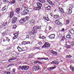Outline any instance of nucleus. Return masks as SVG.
Wrapping results in <instances>:
<instances>
[{
    "label": "nucleus",
    "mask_w": 74,
    "mask_h": 74,
    "mask_svg": "<svg viewBox=\"0 0 74 74\" xmlns=\"http://www.w3.org/2000/svg\"><path fill=\"white\" fill-rule=\"evenodd\" d=\"M69 32L71 34H74V30L73 29H71L69 30Z\"/></svg>",
    "instance_id": "23"
},
{
    "label": "nucleus",
    "mask_w": 74,
    "mask_h": 74,
    "mask_svg": "<svg viewBox=\"0 0 74 74\" xmlns=\"http://www.w3.org/2000/svg\"><path fill=\"white\" fill-rule=\"evenodd\" d=\"M5 73L7 74H10V72H5Z\"/></svg>",
    "instance_id": "49"
},
{
    "label": "nucleus",
    "mask_w": 74,
    "mask_h": 74,
    "mask_svg": "<svg viewBox=\"0 0 74 74\" xmlns=\"http://www.w3.org/2000/svg\"><path fill=\"white\" fill-rule=\"evenodd\" d=\"M40 3H45V0H38Z\"/></svg>",
    "instance_id": "26"
},
{
    "label": "nucleus",
    "mask_w": 74,
    "mask_h": 74,
    "mask_svg": "<svg viewBox=\"0 0 74 74\" xmlns=\"http://www.w3.org/2000/svg\"><path fill=\"white\" fill-rule=\"evenodd\" d=\"M45 37L44 36H42L41 38V39L43 40L44 39H45Z\"/></svg>",
    "instance_id": "47"
},
{
    "label": "nucleus",
    "mask_w": 74,
    "mask_h": 74,
    "mask_svg": "<svg viewBox=\"0 0 74 74\" xmlns=\"http://www.w3.org/2000/svg\"><path fill=\"white\" fill-rule=\"evenodd\" d=\"M30 23L31 24V25H34V23H35V21L34 20H32V21H30Z\"/></svg>",
    "instance_id": "24"
},
{
    "label": "nucleus",
    "mask_w": 74,
    "mask_h": 74,
    "mask_svg": "<svg viewBox=\"0 0 74 74\" xmlns=\"http://www.w3.org/2000/svg\"><path fill=\"white\" fill-rule=\"evenodd\" d=\"M16 58H13L11 59H10L8 60V61L9 62H12V61H13V60H16Z\"/></svg>",
    "instance_id": "17"
},
{
    "label": "nucleus",
    "mask_w": 74,
    "mask_h": 74,
    "mask_svg": "<svg viewBox=\"0 0 74 74\" xmlns=\"http://www.w3.org/2000/svg\"><path fill=\"white\" fill-rule=\"evenodd\" d=\"M55 23L56 24V25H60V26L62 25V23H60V22H59V21L58 20L55 21Z\"/></svg>",
    "instance_id": "6"
},
{
    "label": "nucleus",
    "mask_w": 74,
    "mask_h": 74,
    "mask_svg": "<svg viewBox=\"0 0 74 74\" xmlns=\"http://www.w3.org/2000/svg\"><path fill=\"white\" fill-rule=\"evenodd\" d=\"M70 69L72 71H74V68L71 66L70 67Z\"/></svg>",
    "instance_id": "37"
},
{
    "label": "nucleus",
    "mask_w": 74,
    "mask_h": 74,
    "mask_svg": "<svg viewBox=\"0 0 74 74\" xmlns=\"http://www.w3.org/2000/svg\"><path fill=\"white\" fill-rule=\"evenodd\" d=\"M50 52L52 53L53 55H57L58 53H56V52L53 51V50H50Z\"/></svg>",
    "instance_id": "18"
},
{
    "label": "nucleus",
    "mask_w": 74,
    "mask_h": 74,
    "mask_svg": "<svg viewBox=\"0 0 74 74\" xmlns=\"http://www.w3.org/2000/svg\"><path fill=\"white\" fill-rule=\"evenodd\" d=\"M59 9L60 12V13H62V14H64V10H63V9L62 8L59 7Z\"/></svg>",
    "instance_id": "11"
},
{
    "label": "nucleus",
    "mask_w": 74,
    "mask_h": 74,
    "mask_svg": "<svg viewBox=\"0 0 74 74\" xmlns=\"http://www.w3.org/2000/svg\"><path fill=\"white\" fill-rule=\"evenodd\" d=\"M7 32H5L4 33L2 34V35L4 36H6V35H7Z\"/></svg>",
    "instance_id": "33"
},
{
    "label": "nucleus",
    "mask_w": 74,
    "mask_h": 74,
    "mask_svg": "<svg viewBox=\"0 0 74 74\" xmlns=\"http://www.w3.org/2000/svg\"><path fill=\"white\" fill-rule=\"evenodd\" d=\"M3 24H4V25L5 26V25H7V22H5Z\"/></svg>",
    "instance_id": "64"
},
{
    "label": "nucleus",
    "mask_w": 74,
    "mask_h": 74,
    "mask_svg": "<svg viewBox=\"0 0 74 74\" xmlns=\"http://www.w3.org/2000/svg\"><path fill=\"white\" fill-rule=\"evenodd\" d=\"M43 18L47 21H49V20L48 19V18L47 16L44 17Z\"/></svg>",
    "instance_id": "25"
},
{
    "label": "nucleus",
    "mask_w": 74,
    "mask_h": 74,
    "mask_svg": "<svg viewBox=\"0 0 74 74\" xmlns=\"http://www.w3.org/2000/svg\"><path fill=\"white\" fill-rule=\"evenodd\" d=\"M66 37L68 38H71V35H68L66 36Z\"/></svg>",
    "instance_id": "36"
},
{
    "label": "nucleus",
    "mask_w": 74,
    "mask_h": 74,
    "mask_svg": "<svg viewBox=\"0 0 74 74\" xmlns=\"http://www.w3.org/2000/svg\"><path fill=\"white\" fill-rule=\"evenodd\" d=\"M19 23H20V24H22L23 25H24V23H25V22H24V21L23 19L20 20L19 21Z\"/></svg>",
    "instance_id": "20"
},
{
    "label": "nucleus",
    "mask_w": 74,
    "mask_h": 74,
    "mask_svg": "<svg viewBox=\"0 0 74 74\" xmlns=\"http://www.w3.org/2000/svg\"><path fill=\"white\" fill-rule=\"evenodd\" d=\"M37 59L38 60H42L44 59V60H48V58H37Z\"/></svg>",
    "instance_id": "13"
},
{
    "label": "nucleus",
    "mask_w": 74,
    "mask_h": 74,
    "mask_svg": "<svg viewBox=\"0 0 74 74\" xmlns=\"http://www.w3.org/2000/svg\"><path fill=\"white\" fill-rule=\"evenodd\" d=\"M38 61H35L34 62V64H37V63H38Z\"/></svg>",
    "instance_id": "54"
},
{
    "label": "nucleus",
    "mask_w": 74,
    "mask_h": 74,
    "mask_svg": "<svg viewBox=\"0 0 74 74\" xmlns=\"http://www.w3.org/2000/svg\"><path fill=\"white\" fill-rule=\"evenodd\" d=\"M16 27V25H13V27L12 28V29H15Z\"/></svg>",
    "instance_id": "48"
},
{
    "label": "nucleus",
    "mask_w": 74,
    "mask_h": 74,
    "mask_svg": "<svg viewBox=\"0 0 74 74\" xmlns=\"http://www.w3.org/2000/svg\"><path fill=\"white\" fill-rule=\"evenodd\" d=\"M17 48L18 51H19L20 52H21V51H23L22 49H21V47H18Z\"/></svg>",
    "instance_id": "31"
},
{
    "label": "nucleus",
    "mask_w": 74,
    "mask_h": 74,
    "mask_svg": "<svg viewBox=\"0 0 74 74\" xmlns=\"http://www.w3.org/2000/svg\"><path fill=\"white\" fill-rule=\"evenodd\" d=\"M66 58H71V56H70V55H67L66 56Z\"/></svg>",
    "instance_id": "39"
},
{
    "label": "nucleus",
    "mask_w": 74,
    "mask_h": 74,
    "mask_svg": "<svg viewBox=\"0 0 74 74\" xmlns=\"http://www.w3.org/2000/svg\"><path fill=\"white\" fill-rule=\"evenodd\" d=\"M28 74H32V73L30 71H28Z\"/></svg>",
    "instance_id": "53"
},
{
    "label": "nucleus",
    "mask_w": 74,
    "mask_h": 74,
    "mask_svg": "<svg viewBox=\"0 0 74 74\" xmlns=\"http://www.w3.org/2000/svg\"><path fill=\"white\" fill-rule=\"evenodd\" d=\"M59 63V62H58L55 63V64H58Z\"/></svg>",
    "instance_id": "63"
},
{
    "label": "nucleus",
    "mask_w": 74,
    "mask_h": 74,
    "mask_svg": "<svg viewBox=\"0 0 74 74\" xmlns=\"http://www.w3.org/2000/svg\"><path fill=\"white\" fill-rule=\"evenodd\" d=\"M37 5L38 7H35L34 8L35 10H39L41 8V7L42 6V4L39 2L37 3Z\"/></svg>",
    "instance_id": "1"
},
{
    "label": "nucleus",
    "mask_w": 74,
    "mask_h": 74,
    "mask_svg": "<svg viewBox=\"0 0 74 74\" xmlns=\"http://www.w3.org/2000/svg\"><path fill=\"white\" fill-rule=\"evenodd\" d=\"M16 37H15V36H14L13 38V40H15V39H16V38H17Z\"/></svg>",
    "instance_id": "56"
},
{
    "label": "nucleus",
    "mask_w": 74,
    "mask_h": 74,
    "mask_svg": "<svg viewBox=\"0 0 74 74\" xmlns=\"http://www.w3.org/2000/svg\"><path fill=\"white\" fill-rule=\"evenodd\" d=\"M11 1V0H10ZM5 2L6 3H8V2H10V0H5Z\"/></svg>",
    "instance_id": "51"
},
{
    "label": "nucleus",
    "mask_w": 74,
    "mask_h": 74,
    "mask_svg": "<svg viewBox=\"0 0 74 74\" xmlns=\"http://www.w3.org/2000/svg\"><path fill=\"white\" fill-rule=\"evenodd\" d=\"M29 69V67L27 66H23V70H27Z\"/></svg>",
    "instance_id": "9"
},
{
    "label": "nucleus",
    "mask_w": 74,
    "mask_h": 74,
    "mask_svg": "<svg viewBox=\"0 0 74 74\" xmlns=\"http://www.w3.org/2000/svg\"><path fill=\"white\" fill-rule=\"evenodd\" d=\"M42 44V42H38V44L39 45H41Z\"/></svg>",
    "instance_id": "62"
},
{
    "label": "nucleus",
    "mask_w": 74,
    "mask_h": 74,
    "mask_svg": "<svg viewBox=\"0 0 74 74\" xmlns=\"http://www.w3.org/2000/svg\"><path fill=\"white\" fill-rule=\"evenodd\" d=\"M71 46H73L74 45V42H71Z\"/></svg>",
    "instance_id": "41"
},
{
    "label": "nucleus",
    "mask_w": 74,
    "mask_h": 74,
    "mask_svg": "<svg viewBox=\"0 0 74 74\" xmlns=\"http://www.w3.org/2000/svg\"><path fill=\"white\" fill-rule=\"evenodd\" d=\"M36 31H34V30H32L31 32H29V34L30 35H34V34H36Z\"/></svg>",
    "instance_id": "7"
},
{
    "label": "nucleus",
    "mask_w": 74,
    "mask_h": 74,
    "mask_svg": "<svg viewBox=\"0 0 74 74\" xmlns=\"http://www.w3.org/2000/svg\"><path fill=\"white\" fill-rule=\"evenodd\" d=\"M10 49H11V47H8L7 48V50L8 51L9 50H10Z\"/></svg>",
    "instance_id": "45"
},
{
    "label": "nucleus",
    "mask_w": 74,
    "mask_h": 74,
    "mask_svg": "<svg viewBox=\"0 0 74 74\" xmlns=\"http://www.w3.org/2000/svg\"><path fill=\"white\" fill-rule=\"evenodd\" d=\"M42 36V35L40 34L39 35H38V37L39 38H41V37Z\"/></svg>",
    "instance_id": "42"
},
{
    "label": "nucleus",
    "mask_w": 74,
    "mask_h": 74,
    "mask_svg": "<svg viewBox=\"0 0 74 74\" xmlns=\"http://www.w3.org/2000/svg\"><path fill=\"white\" fill-rule=\"evenodd\" d=\"M5 7L3 8L1 10V11H5Z\"/></svg>",
    "instance_id": "44"
},
{
    "label": "nucleus",
    "mask_w": 74,
    "mask_h": 74,
    "mask_svg": "<svg viewBox=\"0 0 74 74\" xmlns=\"http://www.w3.org/2000/svg\"><path fill=\"white\" fill-rule=\"evenodd\" d=\"M64 28H62V30H61V32H64Z\"/></svg>",
    "instance_id": "60"
},
{
    "label": "nucleus",
    "mask_w": 74,
    "mask_h": 74,
    "mask_svg": "<svg viewBox=\"0 0 74 74\" xmlns=\"http://www.w3.org/2000/svg\"><path fill=\"white\" fill-rule=\"evenodd\" d=\"M66 47L67 48L69 49V48H71V46L69 45H66Z\"/></svg>",
    "instance_id": "38"
},
{
    "label": "nucleus",
    "mask_w": 74,
    "mask_h": 74,
    "mask_svg": "<svg viewBox=\"0 0 74 74\" xmlns=\"http://www.w3.org/2000/svg\"><path fill=\"white\" fill-rule=\"evenodd\" d=\"M15 0H12L11 1V2L10 3V4L12 5L13 4H15Z\"/></svg>",
    "instance_id": "22"
},
{
    "label": "nucleus",
    "mask_w": 74,
    "mask_h": 74,
    "mask_svg": "<svg viewBox=\"0 0 74 74\" xmlns=\"http://www.w3.org/2000/svg\"><path fill=\"white\" fill-rule=\"evenodd\" d=\"M27 7H28L27 5H25V4H24L23 5V7L24 9H26V8H27Z\"/></svg>",
    "instance_id": "28"
},
{
    "label": "nucleus",
    "mask_w": 74,
    "mask_h": 74,
    "mask_svg": "<svg viewBox=\"0 0 74 74\" xmlns=\"http://www.w3.org/2000/svg\"><path fill=\"white\" fill-rule=\"evenodd\" d=\"M6 40L7 41H8V42H9L10 41V39L8 38V37H7L6 38Z\"/></svg>",
    "instance_id": "46"
},
{
    "label": "nucleus",
    "mask_w": 74,
    "mask_h": 74,
    "mask_svg": "<svg viewBox=\"0 0 74 74\" xmlns=\"http://www.w3.org/2000/svg\"><path fill=\"white\" fill-rule=\"evenodd\" d=\"M73 7H74V5H71V7L69 8V12L70 14H71L72 12V9L73 8Z\"/></svg>",
    "instance_id": "4"
},
{
    "label": "nucleus",
    "mask_w": 74,
    "mask_h": 74,
    "mask_svg": "<svg viewBox=\"0 0 74 74\" xmlns=\"http://www.w3.org/2000/svg\"><path fill=\"white\" fill-rule=\"evenodd\" d=\"M32 69L35 71H37V70H41L40 68V67L39 66H34L32 68Z\"/></svg>",
    "instance_id": "2"
},
{
    "label": "nucleus",
    "mask_w": 74,
    "mask_h": 74,
    "mask_svg": "<svg viewBox=\"0 0 74 74\" xmlns=\"http://www.w3.org/2000/svg\"><path fill=\"white\" fill-rule=\"evenodd\" d=\"M29 16H27L25 18H23V20L24 22H26V21H27L29 19Z\"/></svg>",
    "instance_id": "15"
},
{
    "label": "nucleus",
    "mask_w": 74,
    "mask_h": 74,
    "mask_svg": "<svg viewBox=\"0 0 74 74\" xmlns=\"http://www.w3.org/2000/svg\"><path fill=\"white\" fill-rule=\"evenodd\" d=\"M5 26V25H4V24L1 25V27H2V28H4V27Z\"/></svg>",
    "instance_id": "40"
},
{
    "label": "nucleus",
    "mask_w": 74,
    "mask_h": 74,
    "mask_svg": "<svg viewBox=\"0 0 74 74\" xmlns=\"http://www.w3.org/2000/svg\"><path fill=\"white\" fill-rule=\"evenodd\" d=\"M37 26H34L33 27V30H34V31H36H36L37 30Z\"/></svg>",
    "instance_id": "29"
},
{
    "label": "nucleus",
    "mask_w": 74,
    "mask_h": 74,
    "mask_svg": "<svg viewBox=\"0 0 74 74\" xmlns=\"http://www.w3.org/2000/svg\"><path fill=\"white\" fill-rule=\"evenodd\" d=\"M41 26H38L37 27V29H41Z\"/></svg>",
    "instance_id": "50"
},
{
    "label": "nucleus",
    "mask_w": 74,
    "mask_h": 74,
    "mask_svg": "<svg viewBox=\"0 0 74 74\" xmlns=\"http://www.w3.org/2000/svg\"><path fill=\"white\" fill-rule=\"evenodd\" d=\"M66 23H67V24H68V23H69V20H67L66 21Z\"/></svg>",
    "instance_id": "58"
},
{
    "label": "nucleus",
    "mask_w": 74,
    "mask_h": 74,
    "mask_svg": "<svg viewBox=\"0 0 74 74\" xmlns=\"http://www.w3.org/2000/svg\"><path fill=\"white\" fill-rule=\"evenodd\" d=\"M56 68V66H55L49 67V69H50V70H53V69H54Z\"/></svg>",
    "instance_id": "32"
},
{
    "label": "nucleus",
    "mask_w": 74,
    "mask_h": 74,
    "mask_svg": "<svg viewBox=\"0 0 74 74\" xmlns=\"http://www.w3.org/2000/svg\"><path fill=\"white\" fill-rule=\"evenodd\" d=\"M29 13V11L27 10H25L22 12V15H26Z\"/></svg>",
    "instance_id": "5"
},
{
    "label": "nucleus",
    "mask_w": 74,
    "mask_h": 74,
    "mask_svg": "<svg viewBox=\"0 0 74 74\" xmlns=\"http://www.w3.org/2000/svg\"><path fill=\"white\" fill-rule=\"evenodd\" d=\"M13 34L15 37H16V38H18V34L17 33H14Z\"/></svg>",
    "instance_id": "30"
},
{
    "label": "nucleus",
    "mask_w": 74,
    "mask_h": 74,
    "mask_svg": "<svg viewBox=\"0 0 74 74\" xmlns=\"http://www.w3.org/2000/svg\"><path fill=\"white\" fill-rule=\"evenodd\" d=\"M38 63H39V64H42V63L41 62H40V61H38Z\"/></svg>",
    "instance_id": "59"
},
{
    "label": "nucleus",
    "mask_w": 74,
    "mask_h": 74,
    "mask_svg": "<svg viewBox=\"0 0 74 74\" xmlns=\"http://www.w3.org/2000/svg\"><path fill=\"white\" fill-rule=\"evenodd\" d=\"M50 47V44L48 42H46L45 43L44 45L42 48H48Z\"/></svg>",
    "instance_id": "3"
},
{
    "label": "nucleus",
    "mask_w": 74,
    "mask_h": 74,
    "mask_svg": "<svg viewBox=\"0 0 74 74\" xmlns=\"http://www.w3.org/2000/svg\"><path fill=\"white\" fill-rule=\"evenodd\" d=\"M47 2L49 3V4H50L51 5H54V3H53L52 2V1H51L50 0H47Z\"/></svg>",
    "instance_id": "21"
},
{
    "label": "nucleus",
    "mask_w": 74,
    "mask_h": 74,
    "mask_svg": "<svg viewBox=\"0 0 74 74\" xmlns=\"http://www.w3.org/2000/svg\"><path fill=\"white\" fill-rule=\"evenodd\" d=\"M45 8L46 10H47L48 11H49V10H51V7H50V6H48L46 7Z\"/></svg>",
    "instance_id": "27"
},
{
    "label": "nucleus",
    "mask_w": 74,
    "mask_h": 74,
    "mask_svg": "<svg viewBox=\"0 0 74 74\" xmlns=\"http://www.w3.org/2000/svg\"><path fill=\"white\" fill-rule=\"evenodd\" d=\"M29 16H27L25 18H23V20L24 22H26V21H27L29 19Z\"/></svg>",
    "instance_id": "16"
},
{
    "label": "nucleus",
    "mask_w": 74,
    "mask_h": 74,
    "mask_svg": "<svg viewBox=\"0 0 74 74\" xmlns=\"http://www.w3.org/2000/svg\"><path fill=\"white\" fill-rule=\"evenodd\" d=\"M17 14H19L20 13V12L21 11V9L20 8H17L15 10Z\"/></svg>",
    "instance_id": "10"
},
{
    "label": "nucleus",
    "mask_w": 74,
    "mask_h": 74,
    "mask_svg": "<svg viewBox=\"0 0 74 74\" xmlns=\"http://www.w3.org/2000/svg\"><path fill=\"white\" fill-rule=\"evenodd\" d=\"M14 16V12L12 11H11L10 12V18H11L12 16Z\"/></svg>",
    "instance_id": "14"
},
{
    "label": "nucleus",
    "mask_w": 74,
    "mask_h": 74,
    "mask_svg": "<svg viewBox=\"0 0 74 74\" xmlns=\"http://www.w3.org/2000/svg\"><path fill=\"white\" fill-rule=\"evenodd\" d=\"M12 71L13 73H15V69H13L12 70Z\"/></svg>",
    "instance_id": "57"
},
{
    "label": "nucleus",
    "mask_w": 74,
    "mask_h": 74,
    "mask_svg": "<svg viewBox=\"0 0 74 74\" xmlns=\"http://www.w3.org/2000/svg\"><path fill=\"white\" fill-rule=\"evenodd\" d=\"M32 8H30L28 11H29V12H31V11H32Z\"/></svg>",
    "instance_id": "52"
},
{
    "label": "nucleus",
    "mask_w": 74,
    "mask_h": 74,
    "mask_svg": "<svg viewBox=\"0 0 74 74\" xmlns=\"http://www.w3.org/2000/svg\"><path fill=\"white\" fill-rule=\"evenodd\" d=\"M17 21V17H14L13 18L12 20V22L13 23H15Z\"/></svg>",
    "instance_id": "8"
},
{
    "label": "nucleus",
    "mask_w": 74,
    "mask_h": 74,
    "mask_svg": "<svg viewBox=\"0 0 74 74\" xmlns=\"http://www.w3.org/2000/svg\"><path fill=\"white\" fill-rule=\"evenodd\" d=\"M30 43V42L29 41H23L22 42V44H24L25 45V44H29Z\"/></svg>",
    "instance_id": "19"
},
{
    "label": "nucleus",
    "mask_w": 74,
    "mask_h": 74,
    "mask_svg": "<svg viewBox=\"0 0 74 74\" xmlns=\"http://www.w3.org/2000/svg\"><path fill=\"white\" fill-rule=\"evenodd\" d=\"M23 66H19V67L18 69L19 70H23Z\"/></svg>",
    "instance_id": "34"
},
{
    "label": "nucleus",
    "mask_w": 74,
    "mask_h": 74,
    "mask_svg": "<svg viewBox=\"0 0 74 74\" xmlns=\"http://www.w3.org/2000/svg\"><path fill=\"white\" fill-rule=\"evenodd\" d=\"M59 16L58 15H54V18L55 19H57L58 17Z\"/></svg>",
    "instance_id": "35"
},
{
    "label": "nucleus",
    "mask_w": 74,
    "mask_h": 74,
    "mask_svg": "<svg viewBox=\"0 0 74 74\" xmlns=\"http://www.w3.org/2000/svg\"><path fill=\"white\" fill-rule=\"evenodd\" d=\"M33 55H31L29 56V58H32V57H33Z\"/></svg>",
    "instance_id": "55"
},
{
    "label": "nucleus",
    "mask_w": 74,
    "mask_h": 74,
    "mask_svg": "<svg viewBox=\"0 0 74 74\" xmlns=\"http://www.w3.org/2000/svg\"><path fill=\"white\" fill-rule=\"evenodd\" d=\"M55 35L54 34H52L49 36V38L50 39H53L55 38Z\"/></svg>",
    "instance_id": "12"
},
{
    "label": "nucleus",
    "mask_w": 74,
    "mask_h": 74,
    "mask_svg": "<svg viewBox=\"0 0 74 74\" xmlns=\"http://www.w3.org/2000/svg\"><path fill=\"white\" fill-rule=\"evenodd\" d=\"M43 70H45V71H47V68H46L45 67H44L43 68Z\"/></svg>",
    "instance_id": "43"
},
{
    "label": "nucleus",
    "mask_w": 74,
    "mask_h": 74,
    "mask_svg": "<svg viewBox=\"0 0 74 74\" xmlns=\"http://www.w3.org/2000/svg\"><path fill=\"white\" fill-rule=\"evenodd\" d=\"M49 30H51V29H52V27H49Z\"/></svg>",
    "instance_id": "61"
}]
</instances>
